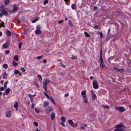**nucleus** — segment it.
I'll list each match as a JSON object with an SVG mask.
<instances>
[{
    "instance_id": "nucleus-1",
    "label": "nucleus",
    "mask_w": 131,
    "mask_h": 131,
    "mask_svg": "<svg viewBox=\"0 0 131 131\" xmlns=\"http://www.w3.org/2000/svg\"><path fill=\"white\" fill-rule=\"evenodd\" d=\"M44 82L43 83V87L45 90L47 91V84L49 83L50 81L49 79H44Z\"/></svg>"
},
{
    "instance_id": "nucleus-2",
    "label": "nucleus",
    "mask_w": 131,
    "mask_h": 131,
    "mask_svg": "<svg viewBox=\"0 0 131 131\" xmlns=\"http://www.w3.org/2000/svg\"><path fill=\"white\" fill-rule=\"evenodd\" d=\"M102 49L101 48L100 51V58L101 61L100 66L101 68H103L104 67V63L102 57Z\"/></svg>"
},
{
    "instance_id": "nucleus-3",
    "label": "nucleus",
    "mask_w": 131,
    "mask_h": 131,
    "mask_svg": "<svg viewBox=\"0 0 131 131\" xmlns=\"http://www.w3.org/2000/svg\"><path fill=\"white\" fill-rule=\"evenodd\" d=\"M0 11L2 13L5 15H7L8 14L7 10L5 8H2L0 9Z\"/></svg>"
},
{
    "instance_id": "nucleus-4",
    "label": "nucleus",
    "mask_w": 131,
    "mask_h": 131,
    "mask_svg": "<svg viewBox=\"0 0 131 131\" xmlns=\"http://www.w3.org/2000/svg\"><path fill=\"white\" fill-rule=\"evenodd\" d=\"M93 87L95 89H97L99 87V85L96 80H93L92 82Z\"/></svg>"
},
{
    "instance_id": "nucleus-5",
    "label": "nucleus",
    "mask_w": 131,
    "mask_h": 131,
    "mask_svg": "<svg viewBox=\"0 0 131 131\" xmlns=\"http://www.w3.org/2000/svg\"><path fill=\"white\" fill-rule=\"evenodd\" d=\"M115 108L116 110L119 112H123L125 110V108L121 106L119 107H118L117 106H115Z\"/></svg>"
},
{
    "instance_id": "nucleus-6",
    "label": "nucleus",
    "mask_w": 131,
    "mask_h": 131,
    "mask_svg": "<svg viewBox=\"0 0 131 131\" xmlns=\"http://www.w3.org/2000/svg\"><path fill=\"white\" fill-rule=\"evenodd\" d=\"M53 110V108L52 107H48L46 110V112L48 114H49L50 112Z\"/></svg>"
},
{
    "instance_id": "nucleus-7",
    "label": "nucleus",
    "mask_w": 131,
    "mask_h": 131,
    "mask_svg": "<svg viewBox=\"0 0 131 131\" xmlns=\"http://www.w3.org/2000/svg\"><path fill=\"white\" fill-rule=\"evenodd\" d=\"M41 32L40 30V27L39 26H36V29L35 31V33L36 34H39Z\"/></svg>"
},
{
    "instance_id": "nucleus-8",
    "label": "nucleus",
    "mask_w": 131,
    "mask_h": 131,
    "mask_svg": "<svg viewBox=\"0 0 131 131\" xmlns=\"http://www.w3.org/2000/svg\"><path fill=\"white\" fill-rule=\"evenodd\" d=\"M11 111H8L6 113V116L8 117L9 118L11 116Z\"/></svg>"
},
{
    "instance_id": "nucleus-9",
    "label": "nucleus",
    "mask_w": 131,
    "mask_h": 131,
    "mask_svg": "<svg viewBox=\"0 0 131 131\" xmlns=\"http://www.w3.org/2000/svg\"><path fill=\"white\" fill-rule=\"evenodd\" d=\"M115 127L119 128H121V129H122V130H123V129L125 128V127L124 126L122 125H116Z\"/></svg>"
},
{
    "instance_id": "nucleus-10",
    "label": "nucleus",
    "mask_w": 131,
    "mask_h": 131,
    "mask_svg": "<svg viewBox=\"0 0 131 131\" xmlns=\"http://www.w3.org/2000/svg\"><path fill=\"white\" fill-rule=\"evenodd\" d=\"M81 94L83 95V98H86V91L85 90H84L82 91L81 93Z\"/></svg>"
},
{
    "instance_id": "nucleus-11",
    "label": "nucleus",
    "mask_w": 131,
    "mask_h": 131,
    "mask_svg": "<svg viewBox=\"0 0 131 131\" xmlns=\"http://www.w3.org/2000/svg\"><path fill=\"white\" fill-rule=\"evenodd\" d=\"M50 115L51 119L52 120H53L55 116V113L53 112L52 113H51Z\"/></svg>"
},
{
    "instance_id": "nucleus-12",
    "label": "nucleus",
    "mask_w": 131,
    "mask_h": 131,
    "mask_svg": "<svg viewBox=\"0 0 131 131\" xmlns=\"http://www.w3.org/2000/svg\"><path fill=\"white\" fill-rule=\"evenodd\" d=\"M68 122L69 124H70L71 126H72L73 127H74V123L71 120H69L68 121Z\"/></svg>"
},
{
    "instance_id": "nucleus-13",
    "label": "nucleus",
    "mask_w": 131,
    "mask_h": 131,
    "mask_svg": "<svg viewBox=\"0 0 131 131\" xmlns=\"http://www.w3.org/2000/svg\"><path fill=\"white\" fill-rule=\"evenodd\" d=\"M6 34L9 37L11 35V32L9 30H7L6 31Z\"/></svg>"
},
{
    "instance_id": "nucleus-14",
    "label": "nucleus",
    "mask_w": 131,
    "mask_h": 131,
    "mask_svg": "<svg viewBox=\"0 0 131 131\" xmlns=\"http://www.w3.org/2000/svg\"><path fill=\"white\" fill-rule=\"evenodd\" d=\"M9 46L8 43H6L3 44V47L5 48H7Z\"/></svg>"
},
{
    "instance_id": "nucleus-15",
    "label": "nucleus",
    "mask_w": 131,
    "mask_h": 131,
    "mask_svg": "<svg viewBox=\"0 0 131 131\" xmlns=\"http://www.w3.org/2000/svg\"><path fill=\"white\" fill-rule=\"evenodd\" d=\"M18 7H17L15 4H14V7L13 8V11L17 10L18 9Z\"/></svg>"
},
{
    "instance_id": "nucleus-16",
    "label": "nucleus",
    "mask_w": 131,
    "mask_h": 131,
    "mask_svg": "<svg viewBox=\"0 0 131 131\" xmlns=\"http://www.w3.org/2000/svg\"><path fill=\"white\" fill-rule=\"evenodd\" d=\"M102 106L104 108L106 109L107 110H108L110 108L109 106L107 105H102Z\"/></svg>"
},
{
    "instance_id": "nucleus-17",
    "label": "nucleus",
    "mask_w": 131,
    "mask_h": 131,
    "mask_svg": "<svg viewBox=\"0 0 131 131\" xmlns=\"http://www.w3.org/2000/svg\"><path fill=\"white\" fill-rule=\"evenodd\" d=\"M49 104V102L47 101H46L44 102L43 104V106L44 107H45L48 106Z\"/></svg>"
},
{
    "instance_id": "nucleus-18",
    "label": "nucleus",
    "mask_w": 131,
    "mask_h": 131,
    "mask_svg": "<svg viewBox=\"0 0 131 131\" xmlns=\"http://www.w3.org/2000/svg\"><path fill=\"white\" fill-rule=\"evenodd\" d=\"M39 17H37L35 19L33 20L32 21V23H35V22H36L39 19Z\"/></svg>"
},
{
    "instance_id": "nucleus-19",
    "label": "nucleus",
    "mask_w": 131,
    "mask_h": 131,
    "mask_svg": "<svg viewBox=\"0 0 131 131\" xmlns=\"http://www.w3.org/2000/svg\"><path fill=\"white\" fill-rule=\"evenodd\" d=\"M7 75L6 73V72H4V74L3 75V78L4 79H5L7 77Z\"/></svg>"
},
{
    "instance_id": "nucleus-20",
    "label": "nucleus",
    "mask_w": 131,
    "mask_h": 131,
    "mask_svg": "<svg viewBox=\"0 0 131 131\" xmlns=\"http://www.w3.org/2000/svg\"><path fill=\"white\" fill-rule=\"evenodd\" d=\"M14 59L16 61H18V58L17 55H15L14 57Z\"/></svg>"
},
{
    "instance_id": "nucleus-21",
    "label": "nucleus",
    "mask_w": 131,
    "mask_h": 131,
    "mask_svg": "<svg viewBox=\"0 0 131 131\" xmlns=\"http://www.w3.org/2000/svg\"><path fill=\"white\" fill-rule=\"evenodd\" d=\"M76 5L75 4H73L71 5V8L72 9H75L76 8Z\"/></svg>"
},
{
    "instance_id": "nucleus-22",
    "label": "nucleus",
    "mask_w": 131,
    "mask_h": 131,
    "mask_svg": "<svg viewBox=\"0 0 131 131\" xmlns=\"http://www.w3.org/2000/svg\"><path fill=\"white\" fill-rule=\"evenodd\" d=\"M64 0L65 2L66 3L67 5H68L70 3V0Z\"/></svg>"
},
{
    "instance_id": "nucleus-23",
    "label": "nucleus",
    "mask_w": 131,
    "mask_h": 131,
    "mask_svg": "<svg viewBox=\"0 0 131 131\" xmlns=\"http://www.w3.org/2000/svg\"><path fill=\"white\" fill-rule=\"evenodd\" d=\"M122 131V129L121 128H116L114 129V131Z\"/></svg>"
},
{
    "instance_id": "nucleus-24",
    "label": "nucleus",
    "mask_w": 131,
    "mask_h": 131,
    "mask_svg": "<svg viewBox=\"0 0 131 131\" xmlns=\"http://www.w3.org/2000/svg\"><path fill=\"white\" fill-rule=\"evenodd\" d=\"M14 108H16L17 109V108L18 107V106L17 102H16L15 103L14 106Z\"/></svg>"
},
{
    "instance_id": "nucleus-25",
    "label": "nucleus",
    "mask_w": 131,
    "mask_h": 131,
    "mask_svg": "<svg viewBox=\"0 0 131 131\" xmlns=\"http://www.w3.org/2000/svg\"><path fill=\"white\" fill-rule=\"evenodd\" d=\"M98 34L100 35V37L101 38H102V37L103 36V34L102 33V32H101V31H99L98 32Z\"/></svg>"
},
{
    "instance_id": "nucleus-26",
    "label": "nucleus",
    "mask_w": 131,
    "mask_h": 131,
    "mask_svg": "<svg viewBox=\"0 0 131 131\" xmlns=\"http://www.w3.org/2000/svg\"><path fill=\"white\" fill-rule=\"evenodd\" d=\"M3 66L4 68L7 69L8 67V65L6 64L5 63L3 64Z\"/></svg>"
},
{
    "instance_id": "nucleus-27",
    "label": "nucleus",
    "mask_w": 131,
    "mask_h": 131,
    "mask_svg": "<svg viewBox=\"0 0 131 131\" xmlns=\"http://www.w3.org/2000/svg\"><path fill=\"white\" fill-rule=\"evenodd\" d=\"M8 82L7 81V82H5L4 83V88L5 89H6L7 88V85L8 84Z\"/></svg>"
},
{
    "instance_id": "nucleus-28",
    "label": "nucleus",
    "mask_w": 131,
    "mask_h": 131,
    "mask_svg": "<svg viewBox=\"0 0 131 131\" xmlns=\"http://www.w3.org/2000/svg\"><path fill=\"white\" fill-rule=\"evenodd\" d=\"M84 34L85 35V36L87 37H89L90 36L89 35V34L86 32H84Z\"/></svg>"
},
{
    "instance_id": "nucleus-29",
    "label": "nucleus",
    "mask_w": 131,
    "mask_h": 131,
    "mask_svg": "<svg viewBox=\"0 0 131 131\" xmlns=\"http://www.w3.org/2000/svg\"><path fill=\"white\" fill-rule=\"evenodd\" d=\"M92 99L94 100H95L96 97V96L94 94L92 95Z\"/></svg>"
},
{
    "instance_id": "nucleus-30",
    "label": "nucleus",
    "mask_w": 131,
    "mask_h": 131,
    "mask_svg": "<svg viewBox=\"0 0 131 131\" xmlns=\"http://www.w3.org/2000/svg\"><path fill=\"white\" fill-rule=\"evenodd\" d=\"M124 70V69L123 68H121V69H119L118 72L122 73L123 72V71Z\"/></svg>"
},
{
    "instance_id": "nucleus-31",
    "label": "nucleus",
    "mask_w": 131,
    "mask_h": 131,
    "mask_svg": "<svg viewBox=\"0 0 131 131\" xmlns=\"http://www.w3.org/2000/svg\"><path fill=\"white\" fill-rule=\"evenodd\" d=\"M13 64L15 66H16L17 65V63L14 60L13 61Z\"/></svg>"
},
{
    "instance_id": "nucleus-32",
    "label": "nucleus",
    "mask_w": 131,
    "mask_h": 131,
    "mask_svg": "<svg viewBox=\"0 0 131 131\" xmlns=\"http://www.w3.org/2000/svg\"><path fill=\"white\" fill-rule=\"evenodd\" d=\"M86 126V124L84 125H83V126H81V128L82 129L84 130V127H85Z\"/></svg>"
},
{
    "instance_id": "nucleus-33",
    "label": "nucleus",
    "mask_w": 131,
    "mask_h": 131,
    "mask_svg": "<svg viewBox=\"0 0 131 131\" xmlns=\"http://www.w3.org/2000/svg\"><path fill=\"white\" fill-rule=\"evenodd\" d=\"M99 27V26L98 25H96L93 26V28L96 29L98 28Z\"/></svg>"
},
{
    "instance_id": "nucleus-34",
    "label": "nucleus",
    "mask_w": 131,
    "mask_h": 131,
    "mask_svg": "<svg viewBox=\"0 0 131 131\" xmlns=\"http://www.w3.org/2000/svg\"><path fill=\"white\" fill-rule=\"evenodd\" d=\"M50 100L54 104H55V102L53 101V99L52 97H50Z\"/></svg>"
},
{
    "instance_id": "nucleus-35",
    "label": "nucleus",
    "mask_w": 131,
    "mask_h": 131,
    "mask_svg": "<svg viewBox=\"0 0 131 131\" xmlns=\"http://www.w3.org/2000/svg\"><path fill=\"white\" fill-rule=\"evenodd\" d=\"M9 2V0H6L4 2V3L5 5H7Z\"/></svg>"
},
{
    "instance_id": "nucleus-36",
    "label": "nucleus",
    "mask_w": 131,
    "mask_h": 131,
    "mask_svg": "<svg viewBox=\"0 0 131 131\" xmlns=\"http://www.w3.org/2000/svg\"><path fill=\"white\" fill-rule=\"evenodd\" d=\"M61 121L63 122H65V118L64 117H62L61 118Z\"/></svg>"
},
{
    "instance_id": "nucleus-37",
    "label": "nucleus",
    "mask_w": 131,
    "mask_h": 131,
    "mask_svg": "<svg viewBox=\"0 0 131 131\" xmlns=\"http://www.w3.org/2000/svg\"><path fill=\"white\" fill-rule=\"evenodd\" d=\"M43 94H45V95L46 96V97L48 99H49V96L45 92H44Z\"/></svg>"
},
{
    "instance_id": "nucleus-38",
    "label": "nucleus",
    "mask_w": 131,
    "mask_h": 131,
    "mask_svg": "<svg viewBox=\"0 0 131 131\" xmlns=\"http://www.w3.org/2000/svg\"><path fill=\"white\" fill-rule=\"evenodd\" d=\"M10 92V89L9 88L7 89L6 90V92L7 94H8Z\"/></svg>"
},
{
    "instance_id": "nucleus-39",
    "label": "nucleus",
    "mask_w": 131,
    "mask_h": 131,
    "mask_svg": "<svg viewBox=\"0 0 131 131\" xmlns=\"http://www.w3.org/2000/svg\"><path fill=\"white\" fill-rule=\"evenodd\" d=\"M34 125L36 126L37 127L38 126V123L35 122H33Z\"/></svg>"
},
{
    "instance_id": "nucleus-40",
    "label": "nucleus",
    "mask_w": 131,
    "mask_h": 131,
    "mask_svg": "<svg viewBox=\"0 0 131 131\" xmlns=\"http://www.w3.org/2000/svg\"><path fill=\"white\" fill-rule=\"evenodd\" d=\"M34 84L38 88L39 86V85H38V84L36 83V82L35 81H34L33 82Z\"/></svg>"
},
{
    "instance_id": "nucleus-41",
    "label": "nucleus",
    "mask_w": 131,
    "mask_h": 131,
    "mask_svg": "<svg viewBox=\"0 0 131 131\" xmlns=\"http://www.w3.org/2000/svg\"><path fill=\"white\" fill-rule=\"evenodd\" d=\"M28 33V29H26L25 30V31H24V34L25 35H27V34Z\"/></svg>"
},
{
    "instance_id": "nucleus-42",
    "label": "nucleus",
    "mask_w": 131,
    "mask_h": 131,
    "mask_svg": "<svg viewBox=\"0 0 131 131\" xmlns=\"http://www.w3.org/2000/svg\"><path fill=\"white\" fill-rule=\"evenodd\" d=\"M42 56H38L36 58L38 59V60H40L41 59V58H42Z\"/></svg>"
},
{
    "instance_id": "nucleus-43",
    "label": "nucleus",
    "mask_w": 131,
    "mask_h": 131,
    "mask_svg": "<svg viewBox=\"0 0 131 131\" xmlns=\"http://www.w3.org/2000/svg\"><path fill=\"white\" fill-rule=\"evenodd\" d=\"M4 23L3 22H2L1 24H0V26L1 27H2L4 26Z\"/></svg>"
},
{
    "instance_id": "nucleus-44",
    "label": "nucleus",
    "mask_w": 131,
    "mask_h": 131,
    "mask_svg": "<svg viewBox=\"0 0 131 131\" xmlns=\"http://www.w3.org/2000/svg\"><path fill=\"white\" fill-rule=\"evenodd\" d=\"M22 44V43L21 42H20L19 43V48L20 49L21 48V46Z\"/></svg>"
},
{
    "instance_id": "nucleus-45",
    "label": "nucleus",
    "mask_w": 131,
    "mask_h": 131,
    "mask_svg": "<svg viewBox=\"0 0 131 131\" xmlns=\"http://www.w3.org/2000/svg\"><path fill=\"white\" fill-rule=\"evenodd\" d=\"M48 2L47 0H45L43 2V4L44 5H45Z\"/></svg>"
},
{
    "instance_id": "nucleus-46",
    "label": "nucleus",
    "mask_w": 131,
    "mask_h": 131,
    "mask_svg": "<svg viewBox=\"0 0 131 131\" xmlns=\"http://www.w3.org/2000/svg\"><path fill=\"white\" fill-rule=\"evenodd\" d=\"M10 52L9 50H7L5 52V53L6 54H8Z\"/></svg>"
},
{
    "instance_id": "nucleus-47",
    "label": "nucleus",
    "mask_w": 131,
    "mask_h": 131,
    "mask_svg": "<svg viewBox=\"0 0 131 131\" xmlns=\"http://www.w3.org/2000/svg\"><path fill=\"white\" fill-rule=\"evenodd\" d=\"M15 73L16 74H17L19 73V71L18 70H16L15 71Z\"/></svg>"
},
{
    "instance_id": "nucleus-48",
    "label": "nucleus",
    "mask_w": 131,
    "mask_h": 131,
    "mask_svg": "<svg viewBox=\"0 0 131 131\" xmlns=\"http://www.w3.org/2000/svg\"><path fill=\"white\" fill-rule=\"evenodd\" d=\"M35 111L37 113H39V112L40 111L37 109H35Z\"/></svg>"
},
{
    "instance_id": "nucleus-49",
    "label": "nucleus",
    "mask_w": 131,
    "mask_h": 131,
    "mask_svg": "<svg viewBox=\"0 0 131 131\" xmlns=\"http://www.w3.org/2000/svg\"><path fill=\"white\" fill-rule=\"evenodd\" d=\"M63 20H60V21H58V23L59 24H61L63 22Z\"/></svg>"
},
{
    "instance_id": "nucleus-50",
    "label": "nucleus",
    "mask_w": 131,
    "mask_h": 131,
    "mask_svg": "<svg viewBox=\"0 0 131 131\" xmlns=\"http://www.w3.org/2000/svg\"><path fill=\"white\" fill-rule=\"evenodd\" d=\"M37 77L39 79H41L42 78L41 75L39 74L37 75Z\"/></svg>"
},
{
    "instance_id": "nucleus-51",
    "label": "nucleus",
    "mask_w": 131,
    "mask_h": 131,
    "mask_svg": "<svg viewBox=\"0 0 131 131\" xmlns=\"http://www.w3.org/2000/svg\"><path fill=\"white\" fill-rule=\"evenodd\" d=\"M84 102L85 103H86L87 102V100L85 99V98H83Z\"/></svg>"
},
{
    "instance_id": "nucleus-52",
    "label": "nucleus",
    "mask_w": 131,
    "mask_h": 131,
    "mask_svg": "<svg viewBox=\"0 0 131 131\" xmlns=\"http://www.w3.org/2000/svg\"><path fill=\"white\" fill-rule=\"evenodd\" d=\"M4 90V88L3 87H1L0 88V90L1 91H3Z\"/></svg>"
},
{
    "instance_id": "nucleus-53",
    "label": "nucleus",
    "mask_w": 131,
    "mask_h": 131,
    "mask_svg": "<svg viewBox=\"0 0 131 131\" xmlns=\"http://www.w3.org/2000/svg\"><path fill=\"white\" fill-rule=\"evenodd\" d=\"M60 123L63 127L65 126V125L63 123H62V122Z\"/></svg>"
},
{
    "instance_id": "nucleus-54",
    "label": "nucleus",
    "mask_w": 131,
    "mask_h": 131,
    "mask_svg": "<svg viewBox=\"0 0 131 131\" xmlns=\"http://www.w3.org/2000/svg\"><path fill=\"white\" fill-rule=\"evenodd\" d=\"M28 95L30 98H31V97L32 96V95H31L30 94H28Z\"/></svg>"
},
{
    "instance_id": "nucleus-55",
    "label": "nucleus",
    "mask_w": 131,
    "mask_h": 131,
    "mask_svg": "<svg viewBox=\"0 0 131 131\" xmlns=\"http://www.w3.org/2000/svg\"><path fill=\"white\" fill-rule=\"evenodd\" d=\"M110 31V28H109L108 29V32L107 33V35H108L109 34Z\"/></svg>"
},
{
    "instance_id": "nucleus-56",
    "label": "nucleus",
    "mask_w": 131,
    "mask_h": 131,
    "mask_svg": "<svg viewBox=\"0 0 131 131\" xmlns=\"http://www.w3.org/2000/svg\"><path fill=\"white\" fill-rule=\"evenodd\" d=\"M21 70L23 72L25 71V69L23 68H21Z\"/></svg>"
},
{
    "instance_id": "nucleus-57",
    "label": "nucleus",
    "mask_w": 131,
    "mask_h": 131,
    "mask_svg": "<svg viewBox=\"0 0 131 131\" xmlns=\"http://www.w3.org/2000/svg\"><path fill=\"white\" fill-rule=\"evenodd\" d=\"M69 95L68 93H67L66 94H65L64 95L65 97H66L68 96Z\"/></svg>"
},
{
    "instance_id": "nucleus-58",
    "label": "nucleus",
    "mask_w": 131,
    "mask_h": 131,
    "mask_svg": "<svg viewBox=\"0 0 131 131\" xmlns=\"http://www.w3.org/2000/svg\"><path fill=\"white\" fill-rule=\"evenodd\" d=\"M113 68L115 70H116L118 72V68H116L115 67H113Z\"/></svg>"
},
{
    "instance_id": "nucleus-59",
    "label": "nucleus",
    "mask_w": 131,
    "mask_h": 131,
    "mask_svg": "<svg viewBox=\"0 0 131 131\" xmlns=\"http://www.w3.org/2000/svg\"><path fill=\"white\" fill-rule=\"evenodd\" d=\"M68 24H70V25H71V24H72V23H71V21L70 20L69 21V22H68Z\"/></svg>"
},
{
    "instance_id": "nucleus-60",
    "label": "nucleus",
    "mask_w": 131,
    "mask_h": 131,
    "mask_svg": "<svg viewBox=\"0 0 131 131\" xmlns=\"http://www.w3.org/2000/svg\"><path fill=\"white\" fill-rule=\"evenodd\" d=\"M91 93L92 95L94 94V93L93 91L92 90H91Z\"/></svg>"
},
{
    "instance_id": "nucleus-61",
    "label": "nucleus",
    "mask_w": 131,
    "mask_h": 131,
    "mask_svg": "<svg viewBox=\"0 0 131 131\" xmlns=\"http://www.w3.org/2000/svg\"><path fill=\"white\" fill-rule=\"evenodd\" d=\"M34 105L33 104H32L31 105V108L32 109L34 107Z\"/></svg>"
},
{
    "instance_id": "nucleus-62",
    "label": "nucleus",
    "mask_w": 131,
    "mask_h": 131,
    "mask_svg": "<svg viewBox=\"0 0 131 131\" xmlns=\"http://www.w3.org/2000/svg\"><path fill=\"white\" fill-rule=\"evenodd\" d=\"M47 62V60H46L45 59H44L43 61V63H46Z\"/></svg>"
},
{
    "instance_id": "nucleus-63",
    "label": "nucleus",
    "mask_w": 131,
    "mask_h": 131,
    "mask_svg": "<svg viewBox=\"0 0 131 131\" xmlns=\"http://www.w3.org/2000/svg\"><path fill=\"white\" fill-rule=\"evenodd\" d=\"M90 79L91 80L93 79L94 78L92 76H91L90 77Z\"/></svg>"
},
{
    "instance_id": "nucleus-64",
    "label": "nucleus",
    "mask_w": 131,
    "mask_h": 131,
    "mask_svg": "<svg viewBox=\"0 0 131 131\" xmlns=\"http://www.w3.org/2000/svg\"><path fill=\"white\" fill-rule=\"evenodd\" d=\"M2 16H3V14H2V13L1 12L0 13V17H2Z\"/></svg>"
}]
</instances>
